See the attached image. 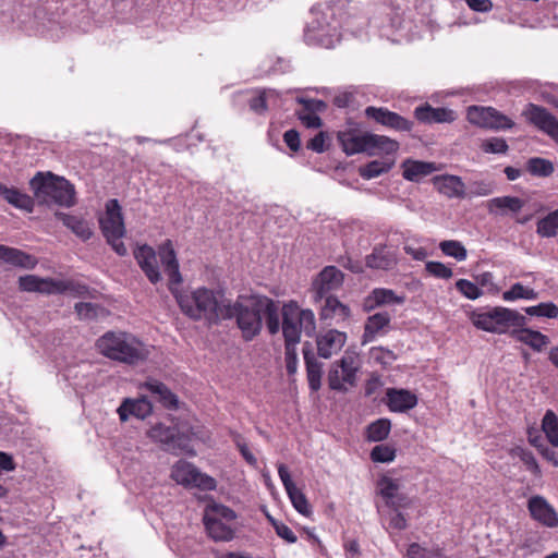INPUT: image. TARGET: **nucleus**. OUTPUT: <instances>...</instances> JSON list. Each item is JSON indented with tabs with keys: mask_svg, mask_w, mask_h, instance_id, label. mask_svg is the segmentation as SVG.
Masks as SVG:
<instances>
[{
	"mask_svg": "<svg viewBox=\"0 0 558 558\" xmlns=\"http://www.w3.org/2000/svg\"><path fill=\"white\" fill-rule=\"evenodd\" d=\"M160 260L169 277V290L174 295L182 313L193 320H205L209 325L230 319V308L225 293L205 287L190 292H179L175 286L182 282L177 254L172 242L167 240L159 247Z\"/></svg>",
	"mask_w": 558,
	"mask_h": 558,
	"instance_id": "f257e3e1",
	"label": "nucleus"
},
{
	"mask_svg": "<svg viewBox=\"0 0 558 558\" xmlns=\"http://www.w3.org/2000/svg\"><path fill=\"white\" fill-rule=\"evenodd\" d=\"M29 187L39 205L72 207L75 190L66 179L52 172H37L29 181Z\"/></svg>",
	"mask_w": 558,
	"mask_h": 558,
	"instance_id": "f03ea898",
	"label": "nucleus"
},
{
	"mask_svg": "<svg viewBox=\"0 0 558 558\" xmlns=\"http://www.w3.org/2000/svg\"><path fill=\"white\" fill-rule=\"evenodd\" d=\"M97 348L105 356L126 364H136L148 355L145 345L126 332H106L97 340Z\"/></svg>",
	"mask_w": 558,
	"mask_h": 558,
	"instance_id": "7ed1b4c3",
	"label": "nucleus"
},
{
	"mask_svg": "<svg viewBox=\"0 0 558 558\" xmlns=\"http://www.w3.org/2000/svg\"><path fill=\"white\" fill-rule=\"evenodd\" d=\"M470 319L477 329L498 335L508 332L512 327H523L527 324L524 315L504 306L475 310L470 313Z\"/></svg>",
	"mask_w": 558,
	"mask_h": 558,
	"instance_id": "20e7f679",
	"label": "nucleus"
},
{
	"mask_svg": "<svg viewBox=\"0 0 558 558\" xmlns=\"http://www.w3.org/2000/svg\"><path fill=\"white\" fill-rule=\"evenodd\" d=\"M262 306V295L239 296L233 304L228 300L230 318H236L238 327L245 341L253 340L263 328Z\"/></svg>",
	"mask_w": 558,
	"mask_h": 558,
	"instance_id": "39448f33",
	"label": "nucleus"
},
{
	"mask_svg": "<svg viewBox=\"0 0 558 558\" xmlns=\"http://www.w3.org/2000/svg\"><path fill=\"white\" fill-rule=\"evenodd\" d=\"M340 21L335 12L328 9L317 14L304 32V40L308 46L326 49L335 48L341 40Z\"/></svg>",
	"mask_w": 558,
	"mask_h": 558,
	"instance_id": "423d86ee",
	"label": "nucleus"
},
{
	"mask_svg": "<svg viewBox=\"0 0 558 558\" xmlns=\"http://www.w3.org/2000/svg\"><path fill=\"white\" fill-rule=\"evenodd\" d=\"M282 335L284 344H298L302 331L312 336L316 330L315 315L312 310H302L295 302L284 304L281 310Z\"/></svg>",
	"mask_w": 558,
	"mask_h": 558,
	"instance_id": "0eeeda50",
	"label": "nucleus"
},
{
	"mask_svg": "<svg viewBox=\"0 0 558 558\" xmlns=\"http://www.w3.org/2000/svg\"><path fill=\"white\" fill-rule=\"evenodd\" d=\"M100 230L107 243L119 255L124 256L128 250L121 239L125 235V226L122 208L118 199L112 198L106 203L105 216L99 219Z\"/></svg>",
	"mask_w": 558,
	"mask_h": 558,
	"instance_id": "6e6552de",
	"label": "nucleus"
},
{
	"mask_svg": "<svg viewBox=\"0 0 558 558\" xmlns=\"http://www.w3.org/2000/svg\"><path fill=\"white\" fill-rule=\"evenodd\" d=\"M360 365L355 353L345 352L338 361L333 362L328 371L327 380L331 390L347 392L356 385V373Z\"/></svg>",
	"mask_w": 558,
	"mask_h": 558,
	"instance_id": "1a4fd4ad",
	"label": "nucleus"
},
{
	"mask_svg": "<svg viewBox=\"0 0 558 558\" xmlns=\"http://www.w3.org/2000/svg\"><path fill=\"white\" fill-rule=\"evenodd\" d=\"M147 435L154 441L159 442L163 450L174 454L187 452L191 447L190 437L175 426L158 423L151 426Z\"/></svg>",
	"mask_w": 558,
	"mask_h": 558,
	"instance_id": "9d476101",
	"label": "nucleus"
},
{
	"mask_svg": "<svg viewBox=\"0 0 558 558\" xmlns=\"http://www.w3.org/2000/svg\"><path fill=\"white\" fill-rule=\"evenodd\" d=\"M527 510L531 518L541 525L549 529L558 527V512L545 497L532 496L527 500Z\"/></svg>",
	"mask_w": 558,
	"mask_h": 558,
	"instance_id": "9b49d317",
	"label": "nucleus"
},
{
	"mask_svg": "<svg viewBox=\"0 0 558 558\" xmlns=\"http://www.w3.org/2000/svg\"><path fill=\"white\" fill-rule=\"evenodd\" d=\"M524 114L532 124L558 144V120L546 108L529 104Z\"/></svg>",
	"mask_w": 558,
	"mask_h": 558,
	"instance_id": "f8f14e48",
	"label": "nucleus"
},
{
	"mask_svg": "<svg viewBox=\"0 0 558 558\" xmlns=\"http://www.w3.org/2000/svg\"><path fill=\"white\" fill-rule=\"evenodd\" d=\"M343 274L335 266H326L313 282L315 301H322L328 294L342 286Z\"/></svg>",
	"mask_w": 558,
	"mask_h": 558,
	"instance_id": "ddd939ff",
	"label": "nucleus"
},
{
	"mask_svg": "<svg viewBox=\"0 0 558 558\" xmlns=\"http://www.w3.org/2000/svg\"><path fill=\"white\" fill-rule=\"evenodd\" d=\"M365 116L368 119L375 120L387 128H390L400 132H410L413 128V122L403 118L397 112L390 111L383 107H367L365 109Z\"/></svg>",
	"mask_w": 558,
	"mask_h": 558,
	"instance_id": "4468645a",
	"label": "nucleus"
},
{
	"mask_svg": "<svg viewBox=\"0 0 558 558\" xmlns=\"http://www.w3.org/2000/svg\"><path fill=\"white\" fill-rule=\"evenodd\" d=\"M302 352L308 388L312 392H317L322 388L324 363H322L315 355L311 342H305L303 344Z\"/></svg>",
	"mask_w": 558,
	"mask_h": 558,
	"instance_id": "2eb2a0df",
	"label": "nucleus"
},
{
	"mask_svg": "<svg viewBox=\"0 0 558 558\" xmlns=\"http://www.w3.org/2000/svg\"><path fill=\"white\" fill-rule=\"evenodd\" d=\"M384 402L389 411L404 413L417 405L418 399L415 393L403 388H387Z\"/></svg>",
	"mask_w": 558,
	"mask_h": 558,
	"instance_id": "dca6fc26",
	"label": "nucleus"
},
{
	"mask_svg": "<svg viewBox=\"0 0 558 558\" xmlns=\"http://www.w3.org/2000/svg\"><path fill=\"white\" fill-rule=\"evenodd\" d=\"M134 258L136 259L140 268L146 275L147 279L156 284L161 280V274L159 271L157 256L155 250L143 244L134 250Z\"/></svg>",
	"mask_w": 558,
	"mask_h": 558,
	"instance_id": "f3484780",
	"label": "nucleus"
},
{
	"mask_svg": "<svg viewBox=\"0 0 558 558\" xmlns=\"http://www.w3.org/2000/svg\"><path fill=\"white\" fill-rule=\"evenodd\" d=\"M347 341L345 332L330 329L323 335L317 336V354L323 359H330L332 354L339 352Z\"/></svg>",
	"mask_w": 558,
	"mask_h": 558,
	"instance_id": "a211bd4d",
	"label": "nucleus"
},
{
	"mask_svg": "<svg viewBox=\"0 0 558 558\" xmlns=\"http://www.w3.org/2000/svg\"><path fill=\"white\" fill-rule=\"evenodd\" d=\"M404 301V295H397L391 289L376 288L364 299L362 306L364 312L371 313L377 307L390 304H403Z\"/></svg>",
	"mask_w": 558,
	"mask_h": 558,
	"instance_id": "6ab92c4d",
	"label": "nucleus"
},
{
	"mask_svg": "<svg viewBox=\"0 0 558 558\" xmlns=\"http://www.w3.org/2000/svg\"><path fill=\"white\" fill-rule=\"evenodd\" d=\"M117 411L122 422H126L130 416L144 420L151 414L153 405L146 398L125 399Z\"/></svg>",
	"mask_w": 558,
	"mask_h": 558,
	"instance_id": "aec40b11",
	"label": "nucleus"
},
{
	"mask_svg": "<svg viewBox=\"0 0 558 558\" xmlns=\"http://www.w3.org/2000/svg\"><path fill=\"white\" fill-rule=\"evenodd\" d=\"M397 262L396 253L386 245L375 246L365 258V264L368 268L379 270H390L397 265Z\"/></svg>",
	"mask_w": 558,
	"mask_h": 558,
	"instance_id": "412c9836",
	"label": "nucleus"
},
{
	"mask_svg": "<svg viewBox=\"0 0 558 558\" xmlns=\"http://www.w3.org/2000/svg\"><path fill=\"white\" fill-rule=\"evenodd\" d=\"M434 183L438 191L449 198H465L466 187L462 179L458 175L444 174L434 178Z\"/></svg>",
	"mask_w": 558,
	"mask_h": 558,
	"instance_id": "4be33fe9",
	"label": "nucleus"
},
{
	"mask_svg": "<svg viewBox=\"0 0 558 558\" xmlns=\"http://www.w3.org/2000/svg\"><path fill=\"white\" fill-rule=\"evenodd\" d=\"M54 216L82 241H87L93 236L92 223L83 217L62 211H57Z\"/></svg>",
	"mask_w": 558,
	"mask_h": 558,
	"instance_id": "5701e85b",
	"label": "nucleus"
},
{
	"mask_svg": "<svg viewBox=\"0 0 558 558\" xmlns=\"http://www.w3.org/2000/svg\"><path fill=\"white\" fill-rule=\"evenodd\" d=\"M322 306L320 319L335 320L336 323L344 322L351 316V310L348 305L341 303L336 296L328 295Z\"/></svg>",
	"mask_w": 558,
	"mask_h": 558,
	"instance_id": "b1692460",
	"label": "nucleus"
},
{
	"mask_svg": "<svg viewBox=\"0 0 558 558\" xmlns=\"http://www.w3.org/2000/svg\"><path fill=\"white\" fill-rule=\"evenodd\" d=\"M0 196L17 209L33 213L35 208V196H29L15 187H8L0 182Z\"/></svg>",
	"mask_w": 558,
	"mask_h": 558,
	"instance_id": "393cba45",
	"label": "nucleus"
},
{
	"mask_svg": "<svg viewBox=\"0 0 558 558\" xmlns=\"http://www.w3.org/2000/svg\"><path fill=\"white\" fill-rule=\"evenodd\" d=\"M512 328L513 329L509 332L510 337L531 347L535 351H542L543 348L549 343L548 337L539 331L524 328V326Z\"/></svg>",
	"mask_w": 558,
	"mask_h": 558,
	"instance_id": "a878e982",
	"label": "nucleus"
},
{
	"mask_svg": "<svg viewBox=\"0 0 558 558\" xmlns=\"http://www.w3.org/2000/svg\"><path fill=\"white\" fill-rule=\"evenodd\" d=\"M391 315L388 312H378L367 317L364 325L362 343L375 340L376 336L390 325Z\"/></svg>",
	"mask_w": 558,
	"mask_h": 558,
	"instance_id": "bb28decb",
	"label": "nucleus"
},
{
	"mask_svg": "<svg viewBox=\"0 0 558 558\" xmlns=\"http://www.w3.org/2000/svg\"><path fill=\"white\" fill-rule=\"evenodd\" d=\"M371 133L356 135L352 132H341L338 135V140L347 155H354L359 153H368V136Z\"/></svg>",
	"mask_w": 558,
	"mask_h": 558,
	"instance_id": "cd10ccee",
	"label": "nucleus"
},
{
	"mask_svg": "<svg viewBox=\"0 0 558 558\" xmlns=\"http://www.w3.org/2000/svg\"><path fill=\"white\" fill-rule=\"evenodd\" d=\"M206 531L215 542H229L234 537V530L228 522L219 521L214 517H204Z\"/></svg>",
	"mask_w": 558,
	"mask_h": 558,
	"instance_id": "c85d7f7f",
	"label": "nucleus"
},
{
	"mask_svg": "<svg viewBox=\"0 0 558 558\" xmlns=\"http://www.w3.org/2000/svg\"><path fill=\"white\" fill-rule=\"evenodd\" d=\"M403 178L408 181L417 182L437 170L434 162L407 160L402 165Z\"/></svg>",
	"mask_w": 558,
	"mask_h": 558,
	"instance_id": "c756f323",
	"label": "nucleus"
},
{
	"mask_svg": "<svg viewBox=\"0 0 558 558\" xmlns=\"http://www.w3.org/2000/svg\"><path fill=\"white\" fill-rule=\"evenodd\" d=\"M146 387L165 408L170 410L178 408V397L163 383L153 380L148 381Z\"/></svg>",
	"mask_w": 558,
	"mask_h": 558,
	"instance_id": "7c9ffc66",
	"label": "nucleus"
},
{
	"mask_svg": "<svg viewBox=\"0 0 558 558\" xmlns=\"http://www.w3.org/2000/svg\"><path fill=\"white\" fill-rule=\"evenodd\" d=\"M1 260L25 269H33L37 265V259L33 255H29L19 248L9 247L5 245Z\"/></svg>",
	"mask_w": 558,
	"mask_h": 558,
	"instance_id": "2f4dec72",
	"label": "nucleus"
},
{
	"mask_svg": "<svg viewBox=\"0 0 558 558\" xmlns=\"http://www.w3.org/2000/svg\"><path fill=\"white\" fill-rule=\"evenodd\" d=\"M262 311L260 316H265L266 326L270 335H276L280 330V318H279V307L277 303L262 295Z\"/></svg>",
	"mask_w": 558,
	"mask_h": 558,
	"instance_id": "473e14b6",
	"label": "nucleus"
},
{
	"mask_svg": "<svg viewBox=\"0 0 558 558\" xmlns=\"http://www.w3.org/2000/svg\"><path fill=\"white\" fill-rule=\"evenodd\" d=\"M197 471L192 463L180 460L173 465L171 477L180 485L191 486L195 482Z\"/></svg>",
	"mask_w": 558,
	"mask_h": 558,
	"instance_id": "72a5a7b5",
	"label": "nucleus"
},
{
	"mask_svg": "<svg viewBox=\"0 0 558 558\" xmlns=\"http://www.w3.org/2000/svg\"><path fill=\"white\" fill-rule=\"evenodd\" d=\"M368 154L375 155L379 153L393 154L399 148V143L385 135L369 134L368 136Z\"/></svg>",
	"mask_w": 558,
	"mask_h": 558,
	"instance_id": "f704fd0d",
	"label": "nucleus"
},
{
	"mask_svg": "<svg viewBox=\"0 0 558 558\" xmlns=\"http://www.w3.org/2000/svg\"><path fill=\"white\" fill-rule=\"evenodd\" d=\"M68 291H74V284L72 281L39 278L38 289L36 292L45 294H61Z\"/></svg>",
	"mask_w": 558,
	"mask_h": 558,
	"instance_id": "c9c22d12",
	"label": "nucleus"
},
{
	"mask_svg": "<svg viewBox=\"0 0 558 558\" xmlns=\"http://www.w3.org/2000/svg\"><path fill=\"white\" fill-rule=\"evenodd\" d=\"M524 206V201L515 196H501L492 198L488 202V210L490 214L496 213L497 209L509 210L511 213H519Z\"/></svg>",
	"mask_w": 558,
	"mask_h": 558,
	"instance_id": "e433bc0d",
	"label": "nucleus"
},
{
	"mask_svg": "<svg viewBox=\"0 0 558 558\" xmlns=\"http://www.w3.org/2000/svg\"><path fill=\"white\" fill-rule=\"evenodd\" d=\"M401 482L398 478L381 476L378 480L379 495L386 505H393V498L401 492Z\"/></svg>",
	"mask_w": 558,
	"mask_h": 558,
	"instance_id": "4c0bfd02",
	"label": "nucleus"
},
{
	"mask_svg": "<svg viewBox=\"0 0 558 558\" xmlns=\"http://www.w3.org/2000/svg\"><path fill=\"white\" fill-rule=\"evenodd\" d=\"M391 429L389 418H378L371 423L366 428V438L369 441L378 442L385 440Z\"/></svg>",
	"mask_w": 558,
	"mask_h": 558,
	"instance_id": "58836bf2",
	"label": "nucleus"
},
{
	"mask_svg": "<svg viewBox=\"0 0 558 558\" xmlns=\"http://www.w3.org/2000/svg\"><path fill=\"white\" fill-rule=\"evenodd\" d=\"M536 232L542 238H554L558 234V209L537 221Z\"/></svg>",
	"mask_w": 558,
	"mask_h": 558,
	"instance_id": "ea45409f",
	"label": "nucleus"
},
{
	"mask_svg": "<svg viewBox=\"0 0 558 558\" xmlns=\"http://www.w3.org/2000/svg\"><path fill=\"white\" fill-rule=\"evenodd\" d=\"M542 429L548 441L558 447V416L551 410H547L542 420Z\"/></svg>",
	"mask_w": 558,
	"mask_h": 558,
	"instance_id": "a19ab883",
	"label": "nucleus"
},
{
	"mask_svg": "<svg viewBox=\"0 0 558 558\" xmlns=\"http://www.w3.org/2000/svg\"><path fill=\"white\" fill-rule=\"evenodd\" d=\"M492 107L470 106L466 110V119L471 124L487 129Z\"/></svg>",
	"mask_w": 558,
	"mask_h": 558,
	"instance_id": "79ce46f5",
	"label": "nucleus"
},
{
	"mask_svg": "<svg viewBox=\"0 0 558 558\" xmlns=\"http://www.w3.org/2000/svg\"><path fill=\"white\" fill-rule=\"evenodd\" d=\"M526 169L532 175L543 178L549 177L555 170L550 160L541 157L530 158L526 163Z\"/></svg>",
	"mask_w": 558,
	"mask_h": 558,
	"instance_id": "37998d69",
	"label": "nucleus"
},
{
	"mask_svg": "<svg viewBox=\"0 0 558 558\" xmlns=\"http://www.w3.org/2000/svg\"><path fill=\"white\" fill-rule=\"evenodd\" d=\"M441 252L450 257L456 258L458 262L466 259L468 252L464 245L456 240H445L439 243Z\"/></svg>",
	"mask_w": 558,
	"mask_h": 558,
	"instance_id": "c03bdc74",
	"label": "nucleus"
},
{
	"mask_svg": "<svg viewBox=\"0 0 558 558\" xmlns=\"http://www.w3.org/2000/svg\"><path fill=\"white\" fill-rule=\"evenodd\" d=\"M391 166L392 162L373 160L366 166L360 168V175L366 180L374 179L388 172L391 169Z\"/></svg>",
	"mask_w": 558,
	"mask_h": 558,
	"instance_id": "a18cd8bd",
	"label": "nucleus"
},
{
	"mask_svg": "<svg viewBox=\"0 0 558 558\" xmlns=\"http://www.w3.org/2000/svg\"><path fill=\"white\" fill-rule=\"evenodd\" d=\"M294 509L302 515L308 517L312 514V508L307 501L306 496L298 487L287 492Z\"/></svg>",
	"mask_w": 558,
	"mask_h": 558,
	"instance_id": "49530a36",
	"label": "nucleus"
},
{
	"mask_svg": "<svg viewBox=\"0 0 558 558\" xmlns=\"http://www.w3.org/2000/svg\"><path fill=\"white\" fill-rule=\"evenodd\" d=\"M409 558H447L440 548L428 549L417 543L409 545L407 550Z\"/></svg>",
	"mask_w": 558,
	"mask_h": 558,
	"instance_id": "de8ad7c7",
	"label": "nucleus"
},
{
	"mask_svg": "<svg viewBox=\"0 0 558 558\" xmlns=\"http://www.w3.org/2000/svg\"><path fill=\"white\" fill-rule=\"evenodd\" d=\"M513 126L514 122L509 117L492 107V113L488 120L487 130L505 131L510 130Z\"/></svg>",
	"mask_w": 558,
	"mask_h": 558,
	"instance_id": "09e8293b",
	"label": "nucleus"
},
{
	"mask_svg": "<svg viewBox=\"0 0 558 558\" xmlns=\"http://www.w3.org/2000/svg\"><path fill=\"white\" fill-rule=\"evenodd\" d=\"M524 312L530 316L556 318L558 316V306L553 302H545L525 307Z\"/></svg>",
	"mask_w": 558,
	"mask_h": 558,
	"instance_id": "8fccbe9b",
	"label": "nucleus"
},
{
	"mask_svg": "<svg viewBox=\"0 0 558 558\" xmlns=\"http://www.w3.org/2000/svg\"><path fill=\"white\" fill-rule=\"evenodd\" d=\"M396 458V449L389 445H377L371 451V459L374 462L388 463Z\"/></svg>",
	"mask_w": 558,
	"mask_h": 558,
	"instance_id": "3c124183",
	"label": "nucleus"
},
{
	"mask_svg": "<svg viewBox=\"0 0 558 558\" xmlns=\"http://www.w3.org/2000/svg\"><path fill=\"white\" fill-rule=\"evenodd\" d=\"M204 517H214L219 521L231 522L236 518L235 512L223 505H214L206 509Z\"/></svg>",
	"mask_w": 558,
	"mask_h": 558,
	"instance_id": "603ef678",
	"label": "nucleus"
},
{
	"mask_svg": "<svg viewBox=\"0 0 558 558\" xmlns=\"http://www.w3.org/2000/svg\"><path fill=\"white\" fill-rule=\"evenodd\" d=\"M481 149L486 154L504 155L508 151L509 146L506 140L501 137H490L482 142Z\"/></svg>",
	"mask_w": 558,
	"mask_h": 558,
	"instance_id": "864d4df0",
	"label": "nucleus"
},
{
	"mask_svg": "<svg viewBox=\"0 0 558 558\" xmlns=\"http://www.w3.org/2000/svg\"><path fill=\"white\" fill-rule=\"evenodd\" d=\"M494 192V183L490 181H474L468 186L466 197L487 196Z\"/></svg>",
	"mask_w": 558,
	"mask_h": 558,
	"instance_id": "5fc2aeb1",
	"label": "nucleus"
},
{
	"mask_svg": "<svg viewBox=\"0 0 558 558\" xmlns=\"http://www.w3.org/2000/svg\"><path fill=\"white\" fill-rule=\"evenodd\" d=\"M456 288L470 300H476L483 294V291L475 283L466 279H459L456 282Z\"/></svg>",
	"mask_w": 558,
	"mask_h": 558,
	"instance_id": "6e6d98bb",
	"label": "nucleus"
},
{
	"mask_svg": "<svg viewBox=\"0 0 558 558\" xmlns=\"http://www.w3.org/2000/svg\"><path fill=\"white\" fill-rule=\"evenodd\" d=\"M296 101L302 105V108L298 111L302 112H310L317 114L319 112H323L326 110L327 105L324 100L320 99H313V98H305V97H299Z\"/></svg>",
	"mask_w": 558,
	"mask_h": 558,
	"instance_id": "4d7b16f0",
	"label": "nucleus"
},
{
	"mask_svg": "<svg viewBox=\"0 0 558 558\" xmlns=\"http://www.w3.org/2000/svg\"><path fill=\"white\" fill-rule=\"evenodd\" d=\"M284 362L288 375H295L299 365L296 344H284Z\"/></svg>",
	"mask_w": 558,
	"mask_h": 558,
	"instance_id": "13d9d810",
	"label": "nucleus"
},
{
	"mask_svg": "<svg viewBox=\"0 0 558 558\" xmlns=\"http://www.w3.org/2000/svg\"><path fill=\"white\" fill-rule=\"evenodd\" d=\"M426 271L440 279H449L452 277V269L440 262H427L425 264Z\"/></svg>",
	"mask_w": 558,
	"mask_h": 558,
	"instance_id": "bf43d9fd",
	"label": "nucleus"
},
{
	"mask_svg": "<svg viewBox=\"0 0 558 558\" xmlns=\"http://www.w3.org/2000/svg\"><path fill=\"white\" fill-rule=\"evenodd\" d=\"M267 99L268 93L266 90H259L256 96L248 100V107L253 112L264 114L268 109Z\"/></svg>",
	"mask_w": 558,
	"mask_h": 558,
	"instance_id": "052dcab7",
	"label": "nucleus"
},
{
	"mask_svg": "<svg viewBox=\"0 0 558 558\" xmlns=\"http://www.w3.org/2000/svg\"><path fill=\"white\" fill-rule=\"evenodd\" d=\"M99 306L93 303L80 302L75 304V311L82 319H93L97 317Z\"/></svg>",
	"mask_w": 558,
	"mask_h": 558,
	"instance_id": "680f3d73",
	"label": "nucleus"
},
{
	"mask_svg": "<svg viewBox=\"0 0 558 558\" xmlns=\"http://www.w3.org/2000/svg\"><path fill=\"white\" fill-rule=\"evenodd\" d=\"M389 527L398 531H403L408 527L405 515L398 510H391L389 513Z\"/></svg>",
	"mask_w": 558,
	"mask_h": 558,
	"instance_id": "e2e57ef3",
	"label": "nucleus"
},
{
	"mask_svg": "<svg viewBox=\"0 0 558 558\" xmlns=\"http://www.w3.org/2000/svg\"><path fill=\"white\" fill-rule=\"evenodd\" d=\"M191 486L201 488L203 490H213L216 488V481L211 476L197 471L195 475V482H193Z\"/></svg>",
	"mask_w": 558,
	"mask_h": 558,
	"instance_id": "0e129e2a",
	"label": "nucleus"
},
{
	"mask_svg": "<svg viewBox=\"0 0 558 558\" xmlns=\"http://www.w3.org/2000/svg\"><path fill=\"white\" fill-rule=\"evenodd\" d=\"M456 119V113L447 108H433V123L452 122Z\"/></svg>",
	"mask_w": 558,
	"mask_h": 558,
	"instance_id": "69168bd1",
	"label": "nucleus"
},
{
	"mask_svg": "<svg viewBox=\"0 0 558 558\" xmlns=\"http://www.w3.org/2000/svg\"><path fill=\"white\" fill-rule=\"evenodd\" d=\"M39 278L35 275H25L20 277L19 287L22 291L36 292L38 289Z\"/></svg>",
	"mask_w": 558,
	"mask_h": 558,
	"instance_id": "338daca9",
	"label": "nucleus"
},
{
	"mask_svg": "<svg viewBox=\"0 0 558 558\" xmlns=\"http://www.w3.org/2000/svg\"><path fill=\"white\" fill-rule=\"evenodd\" d=\"M526 287L522 283L517 282L511 288L502 293V299L507 302H511L518 299H523Z\"/></svg>",
	"mask_w": 558,
	"mask_h": 558,
	"instance_id": "774afa93",
	"label": "nucleus"
}]
</instances>
